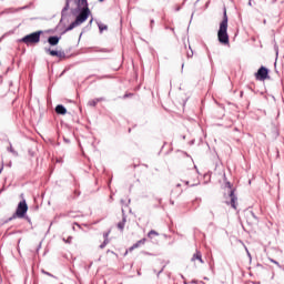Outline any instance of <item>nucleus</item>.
Wrapping results in <instances>:
<instances>
[{"label":"nucleus","instance_id":"obj_1","mask_svg":"<svg viewBox=\"0 0 284 284\" xmlns=\"http://www.w3.org/2000/svg\"><path fill=\"white\" fill-rule=\"evenodd\" d=\"M75 3V12H79L75 21H73L67 29L65 32H70V30H74V28L81 26V23H85L88 18L90 17V8H88V0H74ZM70 10V0H65V6L62 9V14H65Z\"/></svg>","mask_w":284,"mask_h":284},{"label":"nucleus","instance_id":"obj_2","mask_svg":"<svg viewBox=\"0 0 284 284\" xmlns=\"http://www.w3.org/2000/svg\"><path fill=\"white\" fill-rule=\"evenodd\" d=\"M227 9L223 11V19L220 22V28L217 31V41L222 43V45H230V34H227Z\"/></svg>","mask_w":284,"mask_h":284},{"label":"nucleus","instance_id":"obj_3","mask_svg":"<svg viewBox=\"0 0 284 284\" xmlns=\"http://www.w3.org/2000/svg\"><path fill=\"white\" fill-rule=\"evenodd\" d=\"M41 34H43V31H36L33 33L24 36L20 41L22 43H26V45H31L32 43H39V41H41Z\"/></svg>","mask_w":284,"mask_h":284},{"label":"nucleus","instance_id":"obj_4","mask_svg":"<svg viewBox=\"0 0 284 284\" xmlns=\"http://www.w3.org/2000/svg\"><path fill=\"white\" fill-rule=\"evenodd\" d=\"M26 214H28V203L26 200H22L19 202L16 213L9 219V221H12V219H23Z\"/></svg>","mask_w":284,"mask_h":284},{"label":"nucleus","instance_id":"obj_5","mask_svg":"<svg viewBox=\"0 0 284 284\" xmlns=\"http://www.w3.org/2000/svg\"><path fill=\"white\" fill-rule=\"evenodd\" d=\"M255 78L257 81H265L270 79V70L265 67H261L255 73Z\"/></svg>","mask_w":284,"mask_h":284},{"label":"nucleus","instance_id":"obj_6","mask_svg":"<svg viewBox=\"0 0 284 284\" xmlns=\"http://www.w3.org/2000/svg\"><path fill=\"white\" fill-rule=\"evenodd\" d=\"M231 201L229 204H231V207H233V210H236V203L239 202V197L236 196V194L234 193V190L230 191L229 194Z\"/></svg>","mask_w":284,"mask_h":284},{"label":"nucleus","instance_id":"obj_7","mask_svg":"<svg viewBox=\"0 0 284 284\" xmlns=\"http://www.w3.org/2000/svg\"><path fill=\"white\" fill-rule=\"evenodd\" d=\"M59 41H61V38L58 36H51L48 38V43L50 45H59Z\"/></svg>","mask_w":284,"mask_h":284},{"label":"nucleus","instance_id":"obj_8","mask_svg":"<svg viewBox=\"0 0 284 284\" xmlns=\"http://www.w3.org/2000/svg\"><path fill=\"white\" fill-rule=\"evenodd\" d=\"M101 101H105V98H97V99L90 100L88 102V105H90L91 108H97V104L101 103Z\"/></svg>","mask_w":284,"mask_h":284},{"label":"nucleus","instance_id":"obj_9","mask_svg":"<svg viewBox=\"0 0 284 284\" xmlns=\"http://www.w3.org/2000/svg\"><path fill=\"white\" fill-rule=\"evenodd\" d=\"M55 112H57V114H68V109H65V106H63V104H58L55 106Z\"/></svg>","mask_w":284,"mask_h":284},{"label":"nucleus","instance_id":"obj_10","mask_svg":"<svg viewBox=\"0 0 284 284\" xmlns=\"http://www.w3.org/2000/svg\"><path fill=\"white\" fill-rule=\"evenodd\" d=\"M191 261H200V263H204L201 251H196L192 256Z\"/></svg>","mask_w":284,"mask_h":284},{"label":"nucleus","instance_id":"obj_11","mask_svg":"<svg viewBox=\"0 0 284 284\" xmlns=\"http://www.w3.org/2000/svg\"><path fill=\"white\" fill-rule=\"evenodd\" d=\"M125 223H126V219L125 216H123L122 221L118 223V229L123 232V230H125Z\"/></svg>","mask_w":284,"mask_h":284},{"label":"nucleus","instance_id":"obj_12","mask_svg":"<svg viewBox=\"0 0 284 284\" xmlns=\"http://www.w3.org/2000/svg\"><path fill=\"white\" fill-rule=\"evenodd\" d=\"M153 236H159V232L154 231V230H151L149 233H148V237L149 239H152Z\"/></svg>","mask_w":284,"mask_h":284},{"label":"nucleus","instance_id":"obj_13","mask_svg":"<svg viewBox=\"0 0 284 284\" xmlns=\"http://www.w3.org/2000/svg\"><path fill=\"white\" fill-rule=\"evenodd\" d=\"M45 52H49V54H50L51 57H57V54H58L59 51L45 49Z\"/></svg>","mask_w":284,"mask_h":284},{"label":"nucleus","instance_id":"obj_14","mask_svg":"<svg viewBox=\"0 0 284 284\" xmlns=\"http://www.w3.org/2000/svg\"><path fill=\"white\" fill-rule=\"evenodd\" d=\"M108 243H110V240L109 239L104 240L103 243L100 245V250H104Z\"/></svg>","mask_w":284,"mask_h":284},{"label":"nucleus","instance_id":"obj_15","mask_svg":"<svg viewBox=\"0 0 284 284\" xmlns=\"http://www.w3.org/2000/svg\"><path fill=\"white\" fill-rule=\"evenodd\" d=\"M57 57H58L59 59H65V52H63V51H58Z\"/></svg>","mask_w":284,"mask_h":284},{"label":"nucleus","instance_id":"obj_16","mask_svg":"<svg viewBox=\"0 0 284 284\" xmlns=\"http://www.w3.org/2000/svg\"><path fill=\"white\" fill-rule=\"evenodd\" d=\"M62 241H63L64 243H68V244L70 245V243H72V236H68L67 239L63 237Z\"/></svg>","mask_w":284,"mask_h":284},{"label":"nucleus","instance_id":"obj_17","mask_svg":"<svg viewBox=\"0 0 284 284\" xmlns=\"http://www.w3.org/2000/svg\"><path fill=\"white\" fill-rule=\"evenodd\" d=\"M136 247H141V244L139 242H136L130 247V252H132V250H136Z\"/></svg>","mask_w":284,"mask_h":284},{"label":"nucleus","instance_id":"obj_18","mask_svg":"<svg viewBox=\"0 0 284 284\" xmlns=\"http://www.w3.org/2000/svg\"><path fill=\"white\" fill-rule=\"evenodd\" d=\"M100 32H103V30H108V26L105 24H99Z\"/></svg>","mask_w":284,"mask_h":284},{"label":"nucleus","instance_id":"obj_19","mask_svg":"<svg viewBox=\"0 0 284 284\" xmlns=\"http://www.w3.org/2000/svg\"><path fill=\"white\" fill-rule=\"evenodd\" d=\"M186 57H187V59H192V57H194V51H187L186 52Z\"/></svg>","mask_w":284,"mask_h":284},{"label":"nucleus","instance_id":"obj_20","mask_svg":"<svg viewBox=\"0 0 284 284\" xmlns=\"http://www.w3.org/2000/svg\"><path fill=\"white\" fill-rule=\"evenodd\" d=\"M97 79L101 80V79H110V75H95Z\"/></svg>","mask_w":284,"mask_h":284},{"label":"nucleus","instance_id":"obj_21","mask_svg":"<svg viewBox=\"0 0 284 284\" xmlns=\"http://www.w3.org/2000/svg\"><path fill=\"white\" fill-rule=\"evenodd\" d=\"M9 152L17 155V151H14V149L12 148V144H10Z\"/></svg>","mask_w":284,"mask_h":284},{"label":"nucleus","instance_id":"obj_22","mask_svg":"<svg viewBox=\"0 0 284 284\" xmlns=\"http://www.w3.org/2000/svg\"><path fill=\"white\" fill-rule=\"evenodd\" d=\"M270 261H271V263H274V264L277 265L278 267L281 266V264H280L277 261H275L274 258H270Z\"/></svg>","mask_w":284,"mask_h":284},{"label":"nucleus","instance_id":"obj_23","mask_svg":"<svg viewBox=\"0 0 284 284\" xmlns=\"http://www.w3.org/2000/svg\"><path fill=\"white\" fill-rule=\"evenodd\" d=\"M145 239H142V240H140V241H138V243L140 244V245H145Z\"/></svg>","mask_w":284,"mask_h":284},{"label":"nucleus","instance_id":"obj_24","mask_svg":"<svg viewBox=\"0 0 284 284\" xmlns=\"http://www.w3.org/2000/svg\"><path fill=\"white\" fill-rule=\"evenodd\" d=\"M108 236H110V232L103 233L104 241L108 239Z\"/></svg>","mask_w":284,"mask_h":284},{"label":"nucleus","instance_id":"obj_25","mask_svg":"<svg viewBox=\"0 0 284 284\" xmlns=\"http://www.w3.org/2000/svg\"><path fill=\"white\" fill-rule=\"evenodd\" d=\"M226 187H229L230 190H232V183L226 182Z\"/></svg>","mask_w":284,"mask_h":284},{"label":"nucleus","instance_id":"obj_26","mask_svg":"<svg viewBox=\"0 0 284 284\" xmlns=\"http://www.w3.org/2000/svg\"><path fill=\"white\" fill-rule=\"evenodd\" d=\"M26 220L28 221V223L32 224V220H30V217H26Z\"/></svg>","mask_w":284,"mask_h":284},{"label":"nucleus","instance_id":"obj_27","mask_svg":"<svg viewBox=\"0 0 284 284\" xmlns=\"http://www.w3.org/2000/svg\"><path fill=\"white\" fill-rule=\"evenodd\" d=\"M185 185H190V182L189 181H184Z\"/></svg>","mask_w":284,"mask_h":284},{"label":"nucleus","instance_id":"obj_28","mask_svg":"<svg viewBox=\"0 0 284 284\" xmlns=\"http://www.w3.org/2000/svg\"><path fill=\"white\" fill-rule=\"evenodd\" d=\"M44 274H47L48 276H52V274L48 273V272H44Z\"/></svg>","mask_w":284,"mask_h":284},{"label":"nucleus","instance_id":"obj_29","mask_svg":"<svg viewBox=\"0 0 284 284\" xmlns=\"http://www.w3.org/2000/svg\"><path fill=\"white\" fill-rule=\"evenodd\" d=\"M1 172H3V166H1V169H0V174H1Z\"/></svg>","mask_w":284,"mask_h":284},{"label":"nucleus","instance_id":"obj_30","mask_svg":"<svg viewBox=\"0 0 284 284\" xmlns=\"http://www.w3.org/2000/svg\"><path fill=\"white\" fill-rule=\"evenodd\" d=\"M251 214H252V216H253L254 219H256V215H254V213H253V212H252Z\"/></svg>","mask_w":284,"mask_h":284},{"label":"nucleus","instance_id":"obj_31","mask_svg":"<svg viewBox=\"0 0 284 284\" xmlns=\"http://www.w3.org/2000/svg\"><path fill=\"white\" fill-rule=\"evenodd\" d=\"M124 99H128V94L124 95Z\"/></svg>","mask_w":284,"mask_h":284},{"label":"nucleus","instance_id":"obj_32","mask_svg":"<svg viewBox=\"0 0 284 284\" xmlns=\"http://www.w3.org/2000/svg\"><path fill=\"white\" fill-rule=\"evenodd\" d=\"M176 187H181V184H178Z\"/></svg>","mask_w":284,"mask_h":284},{"label":"nucleus","instance_id":"obj_33","mask_svg":"<svg viewBox=\"0 0 284 284\" xmlns=\"http://www.w3.org/2000/svg\"><path fill=\"white\" fill-rule=\"evenodd\" d=\"M64 141L68 143L69 141L67 139H64Z\"/></svg>","mask_w":284,"mask_h":284},{"label":"nucleus","instance_id":"obj_34","mask_svg":"<svg viewBox=\"0 0 284 284\" xmlns=\"http://www.w3.org/2000/svg\"><path fill=\"white\" fill-rule=\"evenodd\" d=\"M100 2H103L104 0H99Z\"/></svg>","mask_w":284,"mask_h":284}]
</instances>
